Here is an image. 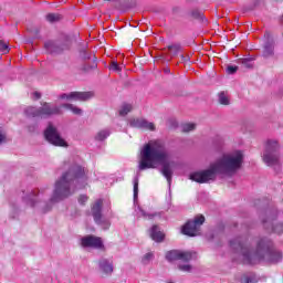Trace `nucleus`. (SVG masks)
Segmentation results:
<instances>
[{"mask_svg":"<svg viewBox=\"0 0 283 283\" xmlns=\"http://www.w3.org/2000/svg\"><path fill=\"white\" fill-rule=\"evenodd\" d=\"M52 209V206H46V209L43 210V213H48Z\"/></svg>","mask_w":283,"mask_h":283,"instance_id":"37998d69","label":"nucleus"},{"mask_svg":"<svg viewBox=\"0 0 283 283\" xmlns=\"http://www.w3.org/2000/svg\"><path fill=\"white\" fill-rule=\"evenodd\" d=\"M263 161L268 167H280V143L268 139L263 151Z\"/></svg>","mask_w":283,"mask_h":283,"instance_id":"423d86ee","label":"nucleus"},{"mask_svg":"<svg viewBox=\"0 0 283 283\" xmlns=\"http://www.w3.org/2000/svg\"><path fill=\"white\" fill-rule=\"evenodd\" d=\"M179 271H186L189 272L191 271V265H187V264H179L178 265Z\"/></svg>","mask_w":283,"mask_h":283,"instance_id":"f704fd0d","label":"nucleus"},{"mask_svg":"<svg viewBox=\"0 0 283 283\" xmlns=\"http://www.w3.org/2000/svg\"><path fill=\"white\" fill-rule=\"evenodd\" d=\"M230 249L242 256L243 264L255 265L260 262L277 264L282 262V252L275 249L273 241L269 238H262L256 242V248L251 249L249 237H238L230 240Z\"/></svg>","mask_w":283,"mask_h":283,"instance_id":"f257e3e1","label":"nucleus"},{"mask_svg":"<svg viewBox=\"0 0 283 283\" xmlns=\"http://www.w3.org/2000/svg\"><path fill=\"white\" fill-rule=\"evenodd\" d=\"M132 112V104H126L119 109V116H127Z\"/></svg>","mask_w":283,"mask_h":283,"instance_id":"bb28decb","label":"nucleus"},{"mask_svg":"<svg viewBox=\"0 0 283 283\" xmlns=\"http://www.w3.org/2000/svg\"><path fill=\"white\" fill-rule=\"evenodd\" d=\"M81 247H83V249H98L99 251H105L103 239L94 234L83 237L81 239Z\"/></svg>","mask_w":283,"mask_h":283,"instance_id":"9b49d317","label":"nucleus"},{"mask_svg":"<svg viewBox=\"0 0 283 283\" xmlns=\"http://www.w3.org/2000/svg\"><path fill=\"white\" fill-rule=\"evenodd\" d=\"M43 189L40 190L39 188H34L32 190H28L25 192V190L22 191L23 196H22V201H24L28 207H36V205H39V196H41V193H43Z\"/></svg>","mask_w":283,"mask_h":283,"instance_id":"f8f14e48","label":"nucleus"},{"mask_svg":"<svg viewBox=\"0 0 283 283\" xmlns=\"http://www.w3.org/2000/svg\"><path fill=\"white\" fill-rule=\"evenodd\" d=\"M91 211L96 224H101L103 229H109V227H112L109 220H103V199L96 200L92 206Z\"/></svg>","mask_w":283,"mask_h":283,"instance_id":"1a4fd4ad","label":"nucleus"},{"mask_svg":"<svg viewBox=\"0 0 283 283\" xmlns=\"http://www.w3.org/2000/svg\"><path fill=\"white\" fill-rule=\"evenodd\" d=\"M198 258V254L193 251H181L179 253V260L182 262H191V260H196Z\"/></svg>","mask_w":283,"mask_h":283,"instance_id":"aec40b11","label":"nucleus"},{"mask_svg":"<svg viewBox=\"0 0 283 283\" xmlns=\"http://www.w3.org/2000/svg\"><path fill=\"white\" fill-rule=\"evenodd\" d=\"M188 14L197 21H205V13L199 9H192Z\"/></svg>","mask_w":283,"mask_h":283,"instance_id":"5701e85b","label":"nucleus"},{"mask_svg":"<svg viewBox=\"0 0 283 283\" xmlns=\"http://www.w3.org/2000/svg\"><path fill=\"white\" fill-rule=\"evenodd\" d=\"M164 74H171V69L169 66L164 67Z\"/></svg>","mask_w":283,"mask_h":283,"instance_id":"a19ab883","label":"nucleus"},{"mask_svg":"<svg viewBox=\"0 0 283 283\" xmlns=\"http://www.w3.org/2000/svg\"><path fill=\"white\" fill-rule=\"evenodd\" d=\"M219 103L221 105H229V96H227V93L224 92L219 93Z\"/></svg>","mask_w":283,"mask_h":283,"instance_id":"cd10ccee","label":"nucleus"},{"mask_svg":"<svg viewBox=\"0 0 283 283\" xmlns=\"http://www.w3.org/2000/svg\"><path fill=\"white\" fill-rule=\"evenodd\" d=\"M184 133L193 132L196 129V124L187 123L181 126Z\"/></svg>","mask_w":283,"mask_h":283,"instance_id":"c85d7f7f","label":"nucleus"},{"mask_svg":"<svg viewBox=\"0 0 283 283\" xmlns=\"http://www.w3.org/2000/svg\"><path fill=\"white\" fill-rule=\"evenodd\" d=\"M132 127H140L142 129H149L150 132H156V125L148 122L147 119L136 118L130 120Z\"/></svg>","mask_w":283,"mask_h":283,"instance_id":"2eb2a0df","label":"nucleus"},{"mask_svg":"<svg viewBox=\"0 0 283 283\" xmlns=\"http://www.w3.org/2000/svg\"><path fill=\"white\" fill-rule=\"evenodd\" d=\"M29 132H36V125L28 126Z\"/></svg>","mask_w":283,"mask_h":283,"instance_id":"79ce46f5","label":"nucleus"},{"mask_svg":"<svg viewBox=\"0 0 283 283\" xmlns=\"http://www.w3.org/2000/svg\"><path fill=\"white\" fill-rule=\"evenodd\" d=\"M205 224V216H196L193 220H189L181 228L184 235H189V238H196L200 235V227Z\"/></svg>","mask_w":283,"mask_h":283,"instance_id":"0eeeda50","label":"nucleus"},{"mask_svg":"<svg viewBox=\"0 0 283 283\" xmlns=\"http://www.w3.org/2000/svg\"><path fill=\"white\" fill-rule=\"evenodd\" d=\"M87 200H90V198L86 195H81L77 199L78 203L82 206H85V202H87Z\"/></svg>","mask_w":283,"mask_h":283,"instance_id":"473e14b6","label":"nucleus"},{"mask_svg":"<svg viewBox=\"0 0 283 283\" xmlns=\"http://www.w3.org/2000/svg\"><path fill=\"white\" fill-rule=\"evenodd\" d=\"M69 49L70 45L63 40H49L44 42V50L48 54H62V52H65V50Z\"/></svg>","mask_w":283,"mask_h":283,"instance_id":"9d476101","label":"nucleus"},{"mask_svg":"<svg viewBox=\"0 0 283 283\" xmlns=\"http://www.w3.org/2000/svg\"><path fill=\"white\" fill-rule=\"evenodd\" d=\"M42 107L29 106L24 109L25 116L29 118H52V116H61L63 111L61 107H65V109H70L76 116H81L83 114V109L74 106L73 104H62L61 106L52 105L51 103L43 102L41 103Z\"/></svg>","mask_w":283,"mask_h":283,"instance_id":"39448f33","label":"nucleus"},{"mask_svg":"<svg viewBox=\"0 0 283 283\" xmlns=\"http://www.w3.org/2000/svg\"><path fill=\"white\" fill-rule=\"evenodd\" d=\"M62 19H63V15H61L60 13L46 14V21H49V23H56V21H61Z\"/></svg>","mask_w":283,"mask_h":283,"instance_id":"b1692460","label":"nucleus"},{"mask_svg":"<svg viewBox=\"0 0 283 283\" xmlns=\"http://www.w3.org/2000/svg\"><path fill=\"white\" fill-rule=\"evenodd\" d=\"M83 54L84 60L86 61L83 66L84 72H90V70H96V67H98V64L96 63V56L92 59L90 53H87L86 51H84Z\"/></svg>","mask_w":283,"mask_h":283,"instance_id":"f3484780","label":"nucleus"},{"mask_svg":"<svg viewBox=\"0 0 283 283\" xmlns=\"http://www.w3.org/2000/svg\"><path fill=\"white\" fill-rule=\"evenodd\" d=\"M275 218H277V212H273L272 217L262 219V223L265 231H269V233H277L280 235L283 233V223H276L273 226V220H275Z\"/></svg>","mask_w":283,"mask_h":283,"instance_id":"ddd939ff","label":"nucleus"},{"mask_svg":"<svg viewBox=\"0 0 283 283\" xmlns=\"http://www.w3.org/2000/svg\"><path fill=\"white\" fill-rule=\"evenodd\" d=\"M168 52H170V59L168 61H171L174 56H178V53L182 50V46L178 43L170 44L167 46Z\"/></svg>","mask_w":283,"mask_h":283,"instance_id":"412c9836","label":"nucleus"},{"mask_svg":"<svg viewBox=\"0 0 283 283\" xmlns=\"http://www.w3.org/2000/svg\"><path fill=\"white\" fill-rule=\"evenodd\" d=\"M180 59H181V63H187V62L190 61L189 55H185V54H181V55H180Z\"/></svg>","mask_w":283,"mask_h":283,"instance_id":"4c0bfd02","label":"nucleus"},{"mask_svg":"<svg viewBox=\"0 0 283 283\" xmlns=\"http://www.w3.org/2000/svg\"><path fill=\"white\" fill-rule=\"evenodd\" d=\"M253 61H255V57H245L241 60V64L248 70H251L253 67Z\"/></svg>","mask_w":283,"mask_h":283,"instance_id":"a878e982","label":"nucleus"},{"mask_svg":"<svg viewBox=\"0 0 283 283\" xmlns=\"http://www.w3.org/2000/svg\"><path fill=\"white\" fill-rule=\"evenodd\" d=\"M151 260H154V253L148 252L144 255L142 262H143V264H149V262H151Z\"/></svg>","mask_w":283,"mask_h":283,"instance_id":"7c9ffc66","label":"nucleus"},{"mask_svg":"<svg viewBox=\"0 0 283 283\" xmlns=\"http://www.w3.org/2000/svg\"><path fill=\"white\" fill-rule=\"evenodd\" d=\"M264 36H269V32H265Z\"/></svg>","mask_w":283,"mask_h":283,"instance_id":"c03bdc74","label":"nucleus"},{"mask_svg":"<svg viewBox=\"0 0 283 283\" xmlns=\"http://www.w3.org/2000/svg\"><path fill=\"white\" fill-rule=\"evenodd\" d=\"M227 72H228V74H235V72H238V66L228 65Z\"/></svg>","mask_w":283,"mask_h":283,"instance_id":"72a5a7b5","label":"nucleus"},{"mask_svg":"<svg viewBox=\"0 0 283 283\" xmlns=\"http://www.w3.org/2000/svg\"><path fill=\"white\" fill-rule=\"evenodd\" d=\"M99 270L105 273V275H112L114 273V262L107 260V259H102L99 260Z\"/></svg>","mask_w":283,"mask_h":283,"instance_id":"a211bd4d","label":"nucleus"},{"mask_svg":"<svg viewBox=\"0 0 283 283\" xmlns=\"http://www.w3.org/2000/svg\"><path fill=\"white\" fill-rule=\"evenodd\" d=\"M149 235L154 242H165V232L160 230V226L154 224L149 230Z\"/></svg>","mask_w":283,"mask_h":283,"instance_id":"dca6fc26","label":"nucleus"},{"mask_svg":"<svg viewBox=\"0 0 283 283\" xmlns=\"http://www.w3.org/2000/svg\"><path fill=\"white\" fill-rule=\"evenodd\" d=\"M33 98H34V101H39L41 98V93L34 92L33 93Z\"/></svg>","mask_w":283,"mask_h":283,"instance_id":"58836bf2","label":"nucleus"},{"mask_svg":"<svg viewBox=\"0 0 283 283\" xmlns=\"http://www.w3.org/2000/svg\"><path fill=\"white\" fill-rule=\"evenodd\" d=\"M166 260L168 262H176V260H180V250H171L166 253Z\"/></svg>","mask_w":283,"mask_h":283,"instance_id":"4be33fe9","label":"nucleus"},{"mask_svg":"<svg viewBox=\"0 0 283 283\" xmlns=\"http://www.w3.org/2000/svg\"><path fill=\"white\" fill-rule=\"evenodd\" d=\"M6 142V135L0 130V145Z\"/></svg>","mask_w":283,"mask_h":283,"instance_id":"ea45409f","label":"nucleus"},{"mask_svg":"<svg viewBox=\"0 0 283 283\" xmlns=\"http://www.w3.org/2000/svg\"><path fill=\"white\" fill-rule=\"evenodd\" d=\"M109 136V129H103V130H99L97 133V135L95 136V140H99V142H103L105 140V138H107Z\"/></svg>","mask_w":283,"mask_h":283,"instance_id":"393cba45","label":"nucleus"},{"mask_svg":"<svg viewBox=\"0 0 283 283\" xmlns=\"http://www.w3.org/2000/svg\"><path fill=\"white\" fill-rule=\"evenodd\" d=\"M44 138L48 140V143L54 145V147H67V142L61 137L59 129H56L52 123H49L46 129L44 130Z\"/></svg>","mask_w":283,"mask_h":283,"instance_id":"6e6552de","label":"nucleus"},{"mask_svg":"<svg viewBox=\"0 0 283 283\" xmlns=\"http://www.w3.org/2000/svg\"><path fill=\"white\" fill-rule=\"evenodd\" d=\"M149 218H154V214H150Z\"/></svg>","mask_w":283,"mask_h":283,"instance_id":"a18cd8bd","label":"nucleus"},{"mask_svg":"<svg viewBox=\"0 0 283 283\" xmlns=\"http://www.w3.org/2000/svg\"><path fill=\"white\" fill-rule=\"evenodd\" d=\"M156 165H161L160 174L166 178L168 185H171L175 163L169 160V151L160 140L149 142L140 153V171L156 169Z\"/></svg>","mask_w":283,"mask_h":283,"instance_id":"f03ea898","label":"nucleus"},{"mask_svg":"<svg viewBox=\"0 0 283 283\" xmlns=\"http://www.w3.org/2000/svg\"><path fill=\"white\" fill-rule=\"evenodd\" d=\"M0 50L4 53L8 54V52H10V46H8V44L3 43L0 45Z\"/></svg>","mask_w":283,"mask_h":283,"instance_id":"c9c22d12","label":"nucleus"},{"mask_svg":"<svg viewBox=\"0 0 283 283\" xmlns=\"http://www.w3.org/2000/svg\"><path fill=\"white\" fill-rule=\"evenodd\" d=\"M274 50H275V45L273 43V40L268 39L263 48V56L265 59H269V56H273Z\"/></svg>","mask_w":283,"mask_h":283,"instance_id":"6ab92c4d","label":"nucleus"},{"mask_svg":"<svg viewBox=\"0 0 283 283\" xmlns=\"http://www.w3.org/2000/svg\"><path fill=\"white\" fill-rule=\"evenodd\" d=\"M109 70H113V72H120V70L123 69H120V65L118 64V62L112 61Z\"/></svg>","mask_w":283,"mask_h":283,"instance_id":"2f4dec72","label":"nucleus"},{"mask_svg":"<svg viewBox=\"0 0 283 283\" xmlns=\"http://www.w3.org/2000/svg\"><path fill=\"white\" fill-rule=\"evenodd\" d=\"M244 156L242 151L238 150L233 156L224 155L221 159L211 164L208 169L196 171L190 174V180L205 185L209 181L216 180L218 174H231V171H238L242 167V160Z\"/></svg>","mask_w":283,"mask_h":283,"instance_id":"20e7f679","label":"nucleus"},{"mask_svg":"<svg viewBox=\"0 0 283 283\" xmlns=\"http://www.w3.org/2000/svg\"><path fill=\"white\" fill-rule=\"evenodd\" d=\"M134 185V200L138 199V177H135L133 180Z\"/></svg>","mask_w":283,"mask_h":283,"instance_id":"c756f323","label":"nucleus"},{"mask_svg":"<svg viewBox=\"0 0 283 283\" xmlns=\"http://www.w3.org/2000/svg\"><path fill=\"white\" fill-rule=\"evenodd\" d=\"M94 97V93L93 92H71L70 94L63 93L62 95H60V98L62 101H65V98L67 101L70 99H74V101H90V98Z\"/></svg>","mask_w":283,"mask_h":283,"instance_id":"4468645a","label":"nucleus"},{"mask_svg":"<svg viewBox=\"0 0 283 283\" xmlns=\"http://www.w3.org/2000/svg\"><path fill=\"white\" fill-rule=\"evenodd\" d=\"M87 169L80 165H72L55 182V189L50 202H61L72 196L74 189H83L87 182Z\"/></svg>","mask_w":283,"mask_h":283,"instance_id":"7ed1b4c3","label":"nucleus"},{"mask_svg":"<svg viewBox=\"0 0 283 283\" xmlns=\"http://www.w3.org/2000/svg\"><path fill=\"white\" fill-rule=\"evenodd\" d=\"M243 283H254V279L252 276H244L242 279Z\"/></svg>","mask_w":283,"mask_h":283,"instance_id":"e433bc0d","label":"nucleus"}]
</instances>
